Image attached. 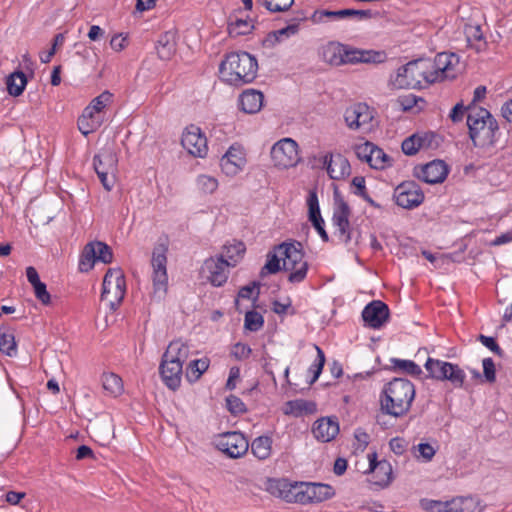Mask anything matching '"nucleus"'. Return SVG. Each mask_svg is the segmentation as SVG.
<instances>
[{"instance_id":"63","label":"nucleus","mask_w":512,"mask_h":512,"mask_svg":"<svg viewBox=\"0 0 512 512\" xmlns=\"http://www.w3.org/2000/svg\"><path fill=\"white\" fill-rule=\"evenodd\" d=\"M478 339L481 342V344L488 348L490 351L498 355H501L502 349L500 348V346L497 344L496 340L493 337L480 335Z\"/></svg>"},{"instance_id":"10","label":"nucleus","mask_w":512,"mask_h":512,"mask_svg":"<svg viewBox=\"0 0 512 512\" xmlns=\"http://www.w3.org/2000/svg\"><path fill=\"white\" fill-rule=\"evenodd\" d=\"M271 161L278 169H289L297 166L301 161L299 145L290 138L285 137L273 144L270 150Z\"/></svg>"},{"instance_id":"40","label":"nucleus","mask_w":512,"mask_h":512,"mask_svg":"<svg viewBox=\"0 0 512 512\" xmlns=\"http://www.w3.org/2000/svg\"><path fill=\"white\" fill-rule=\"evenodd\" d=\"M6 85L10 95L20 96L27 85V77L24 72L15 71L7 77Z\"/></svg>"},{"instance_id":"61","label":"nucleus","mask_w":512,"mask_h":512,"mask_svg":"<svg viewBox=\"0 0 512 512\" xmlns=\"http://www.w3.org/2000/svg\"><path fill=\"white\" fill-rule=\"evenodd\" d=\"M114 173L115 172H107L106 170H105V172L100 170V171H98V173H96L101 184L107 191L112 190V188L114 186V183H115Z\"/></svg>"},{"instance_id":"9","label":"nucleus","mask_w":512,"mask_h":512,"mask_svg":"<svg viewBox=\"0 0 512 512\" xmlns=\"http://www.w3.org/2000/svg\"><path fill=\"white\" fill-rule=\"evenodd\" d=\"M167 247L164 245L156 246L153 249L151 266H152V283L153 297L161 300L165 297L168 289L167 274Z\"/></svg>"},{"instance_id":"58","label":"nucleus","mask_w":512,"mask_h":512,"mask_svg":"<svg viewBox=\"0 0 512 512\" xmlns=\"http://www.w3.org/2000/svg\"><path fill=\"white\" fill-rule=\"evenodd\" d=\"M483 365V373L485 379L493 383L496 379V370H495V364L492 358H484L482 361Z\"/></svg>"},{"instance_id":"49","label":"nucleus","mask_w":512,"mask_h":512,"mask_svg":"<svg viewBox=\"0 0 512 512\" xmlns=\"http://www.w3.org/2000/svg\"><path fill=\"white\" fill-rule=\"evenodd\" d=\"M308 205V218L309 221L317 222L318 219H323L320 212L319 200L315 191H310L307 197Z\"/></svg>"},{"instance_id":"37","label":"nucleus","mask_w":512,"mask_h":512,"mask_svg":"<svg viewBox=\"0 0 512 512\" xmlns=\"http://www.w3.org/2000/svg\"><path fill=\"white\" fill-rule=\"evenodd\" d=\"M298 31H299V25L297 23L287 25L284 28L270 32L264 40V45L266 47H271V45H275L285 39H288V38L296 35L298 33Z\"/></svg>"},{"instance_id":"39","label":"nucleus","mask_w":512,"mask_h":512,"mask_svg":"<svg viewBox=\"0 0 512 512\" xmlns=\"http://www.w3.org/2000/svg\"><path fill=\"white\" fill-rule=\"evenodd\" d=\"M250 447L256 458L265 460L271 455L272 439L269 436H259L252 441Z\"/></svg>"},{"instance_id":"24","label":"nucleus","mask_w":512,"mask_h":512,"mask_svg":"<svg viewBox=\"0 0 512 512\" xmlns=\"http://www.w3.org/2000/svg\"><path fill=\"white\" fill-rule=\"evenodd\" d=\"M448 172V166L442 160H433L415 169L416 176L428 184L442 183Z\"/></svg>"},{"instance_id":"45","label":"nucleus","mask_w":512,"mask_h":512,"mask_svg":"<svg viewBox=\"0 0 512 512\" xmlns=\"http://www.w3.org/2000/svg\"><path fill=\"white\" fill-rule=\"evenodd\" d=\"M253 29L250 19H235L228 24V32L232 37L249 34Z\"/></svg>"},{"instance_id":"6","label":"nucleus","mask_w":512,"mask_h":512,"mask_svg":"<svg viewBox=\"0 0 512 512\" xmlns=\"http://www.w3.org/2000/svg\"><path fill=\"white\" fill-rule=\"evenodd\" d=\"M276 251L282 257L283 269L289 272V282H303L307 276L309 266L304 258L302 244L297 241L283 242L276 246Z\"/></svg>"},{"instance_id":"18","label":"nucleus","mask_w":512,"mask_h":512,"mask_svg":"<svg viewBox=\"0 0 512 512\" xmlns=\"http://www.w3.org/2000/svg\"><path fill=\"white\" fill-rule=\"evenodd\" d=\"M229 268L231 265L223 258V256H215L207 258L202 265V274L207 281L215 286H223L229 276Z\"/></svg>"},{"instance_id":"48","label":"nucleus","mask_w":512,"mask_h":512,"mask_svg":"<svg viewBox=\"0 0 512 512\" xmlns=\"http://www.w3.org/2000/svg\"><path fill=\"white\" fill-rule=\"evenodd\" d=\"M315 348L317 351V357L308 368V373L311 375V379L309 381L310 384H313L318 380L325 364V354L323 350L319 346H315Z\"/></svg>"},{"instance_id":"34","label":"nucleus","mask_w":512,"mask_h":512,"mask_svg":"<svg viewBox=\"0 0 512 512\" xmlns=\"http://www.w3.org/2000/svg\"><path fill=\"white\" fill-rule=\"evenodd\" d=\"M446 512H481V508L474 497H457L447 501Z\"/></svg>"},{"instance_id":"29","label":"nucleus","mask_w":512,"mask_h":512,"mask_svg":"<svg viewBox=\"0 0 512 512\" xmlns=\"http://www.w3.org/2000/svg\"><path fill=\"white\" fill-rule=\"evenodd\" d=\"M334 491L330 485L303 482V504L322 502L330 499Z\"/></svg>"},{"instance_id":"41","label":"nucleus","mask_w":512,"mask_h":512,"mask_svg":"<svg viewBox=\"0 0 512 512\" xmlns=\"http://www.w3.org/2000/svg\"><path fill=\"white\" fill-rule=\"evenodd\" d=\"M117 159L115 155L111 152L104 151L98 155H95L93 158V166L95 172L102 170L105 172H115L116 171Z\"/></svg>"},{"instance_id":"3","label":"nucleus","mask_w":512,"mask_h":512,"mask_svg":"<svg viewBox=\"0 0 512 512\" xmlns=\"http://www.w3.org/2000/svg\"><path fill=\"white\" fill-rule=\"evenodd\" d=\"M384 397L381 398L383 411L394 417L406 415L415 398V386L408 379L394 378L387 383L383 390Z\"/></svg>"},{"instance_id":"62","label":"nucleus","mask_w":512,"mask_h":512,"mask_svg":"<svg viewBox=\"0 0 512 512\" xmlns=\"http://www.w3.org/2000/svg\"><path fill=\"white\" fill-rule=\"evenodd\" d=\"M240 379V368L237 367V366H233L230 368L229 370V376H228V379H227V382H226V389L227 390H234L237 386V382L239 381Z\"/></svg>"},{"instance_id":"52","label":"nucleus","mask_w":512,"mask_h":512,"mask_svg":"<svg viewBox=\"0 0 512 512\" xmlns=\"http://www.w3.org/2000/svg\"><path fill=\"white\" fill-rule=\"evenodd\" d=\"M414 456L424 462H430L436 454V448L430 443H419L413 447Z\"/></svg>"},{"instance_id":"17","label":"nucleus","mask_w":512,"mask_h":512,"mask_svg":"<svg viewBox=\"0 0 512 512\" xmlns=\"http://www.w3.org/2000/svg\"><path fill=\"white\" fill-rule=\"evenodd\" d=\"M247 163L246 152L241 144H232L220 159L221 171L228 177L241 173Z\"/></svg>"},{"instance_id":"12","label":"nucleus","mask_w":512,"mask_h":512,"mask_svg":"<svg viewBox=\"0 0 512 512\" xmlns=\"http://www.w3.org/2000/svg\"><path fill=\"white\" fill-rule=\"evenodd\" d=\"M424 366L433 379L448 380L456 387H460L464 383L465 373L456 364L429 357Z\"/></svg>"},{"instance_id":"21","label":"nucleus","mask_w":512,"mask_h":512,"mask_svg":"<svg viewBox=\"0 0 512 512\" xmlns=\"http://www.w3.org/2000/svg\"><path fill=\"white\" fill-rule=\"evenodd\" d=\"M349 217L350 208L348 204L343 199H337L333 211L332 223L339 238L346 244L351 240Z\"/></svg>"},{"instance_id":"53","label":"nucleus","mask_w":512,"mask_h":512,"mask_svg":"<svg viewBox=\"0 0 512 512\" xmlns=\"http://www.w3.org/2000/svg\"><path fill=\"white\" fill-rule=\"evenodd\" d=\"M257 3L270 12H281L288 10L293 5L294 0H257Z\"/></svg>"},{"instance_id":"54","label":"nucleus","mask_w":512,"mask_h":512,"mask_svg":"<svg viewBox=\"0 0 512 512\" xmlns=\"http://www.w3.org/2000/svg\"><path fill=\"white\" fill-rule=\"evenodd\" d=\"M398 101L404 111L412 110L415 107H417L418 109H422V106H420L419 104L425 103L423 98L413 94L400 97Z\"/></svg>"},{"instance_id":"33","label":"nucleus","mask_w":512,"mask_h":512,"mask_svg":"<svg viewBox=\"0 0 512 512\" xmlns=\"http://www.w3.org/2000/svg\"><path fill=\"white\" fill-rule=\"evenodd\" d=\"M245 252V244L242 241L233 239L224 244L220 256H223L231 267H235L243 259Z\"/></svg>"},{"instance_id":"14","label":"nucleus","mask_w":512,"mask_h":512,"mask_svg":"<svg viewBox=\"0 0 512 512\" xmlns=\"http://www.w3.org/2000/svg\"><path fill=\"white\" fill-rule=\"evenodd\" d=\"M113 260L111 248L104 242L92 241L87 243L80 255L79 270L81 272L90 271L96 262L109 264Z\"/></svg>"},{"instance_id":"7","label":"nucleus","mask_w":512,"mask_h":512,"mask_svg":"<svg viewBox=\"0 0 512 512\" xmlns=\"http://www.w3.org/2000/svg\"><path fill=\"white\" fill-rule=\"evenodd\" d=\"M113 102V94L108 90L93 98L91 102L83 109L82 114L77 120L79 131L87 136L98 130L103 122V113L105 109Z\"/></svg>"},{"instance_id":"4","label":"nucleus","mask_w":512,"mask_h":512,"mask_svg":"<svg viewBox=\"0 0 512 512\" xmlns=\"http://www.w3.org/2000/svg\"><path fill=\"white\" fill-rule=\"evenodd\" d=\"M382 56L381 52L361 50L336 41H331L321 48L323 61L332 66L376 63L382 61Z\"/></svg>"},{"instance_id":"5","label":"nucleus","mask_w":512,"mask_h":512,"mask_svg":"<svg viewBox=\"0 0 512 512\" xmlns=\"http://www.w3.org/2000/svg\"><path fill=\"white\" fill-rule=\"evenodd\" d=\"M467 125L474 146L494 145L497 141L499 125L487 109L480 107L470 109L467 115Z\"/></svg>"},{"instance_id":"43","label":"nucleus","mask_w":512,"mask_h":512,"mask_svg":"<svg viewBox=\"0 0 512 512\" xmlns=\"http://www.w3.org/2000/svg\"><path fill=\"white\" fill-rule=\"evenodd\" d=\"M195 185L197 190L202 194H212L214 193L218 186V180L208 174H200L195 179Z\"/></svg>"},{"instance_id":"36","label":"nucleus","mask_w":512,"mask_h":512,"mask_svg":"<svg viewBox=\"0 0 512 512\" xmlns=\"http://www.w3.org/2000/svg\"><path fill=\"white\" fill-rule=\"evenodd\" d=\"M102 387L106 395L110 397H118L124 391L122 378L115 373H104L101 378Z\"/></svg>"},{"instance_id":"47","label":"nucleus","mask_w":512,"mask_h":512,"mask_svg":"<svg viewBox=\"0 0 512 512\" xmlns=\"http://www.w3.org/2000/svg\"><path fill=\"white\" fill-rule=\"evenodd\" d=\"M281 262L282 257L276 251V247L274 248V251L269 252L267 254V261L264 267L261 270V275L264 276L266 274H275L281 270Z\"/></svg>"},{"instance_id":"55","label":"nucleus","mask_w":512,"mask_h":512,"mask_svg":"<svg viewBox=\"0 0 512 512\" xmlns=\"http://www.w3.org/2000/svg\"><path fill=\"white\" fill-rule=\"evenodd\" d=\"M226 408L233 415H240L246 411L245 403L235 395L226 398Z\"/></svg>"},{"instance_id":"25","label":"nucleus","mask_w":512,"mask_h":512,"mask_svg":"<svg viewBox=\"0 0 512 512\" xmlns=\"http://www.w3.org/2000/svg\"><path fill=\"white\" fill-rule=\"evenodd\" d=\"M369 471L372 473L373 484L386 487L393 479V469L389 461H377L376 453L368 454Z\"/></svg>"},{"instance_id":"11","label":"nucleus","mask_w":512,"mask_h":512,"mask_svg":"<svg viewBox=\"0 0 512 512\" xmlns=\"http://www.w3.org/2000/svg\"><path fill=\"white\" fill-rule=\"evenodd\" d=\"M353 151L361 162L367 163L372 169L383 170L393 164V159L370 141L355 143Z\"/></svg>"},{"instance_id":"32","label":"nucleus","mask_w":512,"mask_h":512,"mask_svg":"<svg viewBox=\"0 0 512 512\" xmlns=\"http://www.w3.org/2000/svg\"><path fill=\"white\" fill-rule=\"evenodd\" d=\"M157 54L162 60H170L176 52V33L166 31L162 33L156 44Z\"/></svg>"},{"instance_id":"38","label":"nucleus","mask_w":512,"mask_h":512,"mask_svg":"<svg viewBox=\"0 0 512 512\" xmlns=\"http://www.w3.org/2000/svg\"><path fill=\"white\" fill-rule=\"evenodd\" d=\"M464 33L468 45L480 52L486 48V41L484 40L481 27L479 25L468 24L465 26Z\"/></svg>"},{"instance_id":"15","label":"nucleus","mask_w":512,"mask_h":512,"mask_svg":"<svg viewBox=\"0 0 512 512\" xmlns=\"http://www.w3.org/2000/svg\"><path fill=\"white\" fill-rule=\"evenodd\" d=\"M216 448L227 457L237 459L246 454L249 442L240 432H225L215 437Z\"/></svg>"},{"instance_id":"42","label":"nucleus","mask_w":512,"mask_h":512,"mask_svg":"<svg viewBox=\"0 0 512 512\" xmlns=\"http://www.w3.org/2000/svg\"><path fill=\"white\" fill-rule=\"evenodd\" d=\"M210 360L207 357L193 360L186 368V378L189 382H196L207 371Z\"/></svg>"},{"instance_id":"16","label":"nucleus","mask_w":512,"mask_h":512,"mask_svg":"<svg viewBox=\"0 0 512 512\" xmlns=\"http://www.w3.org/2000/svg\"><path fill=\"white\" fill-rule=\"evenodd\" d=\"M267 490L274 496L289 503L303 504V482H290L287 479H270Z\"/></svg>"},{"instance_id":"27","label":"nucleus","mask_w":512,"mask_h":512,"mask_svg":"<svg viewBox=\"0 0 512 512\" xmlns=\"http://www.w3.org/2000/svg\"><path fill=\"white\" fill-rule=\"evenodd\" d=\"M159 370L162 380L168 388L171 390L179 388L181 384L183 365L179 364L175 360L165 359L163 356Z\"/></svg>"},{"instance_id":"60","label":"nucleus","mask_w":512,"mask_h":512,"mask_svg":"<svg viewBox=\"0 0 512 512\" xmlns=\"http://www.w3.org/2000/svg\"><path fill=\"white\" fill-rule=\"evenodd\" d=\"M128 45V37L127 35H123L122 33L114 35L110 40V47L115 52H120L124 50Z\"/></svg>"},{"instance_id":"44","label":"nucleus","mask_w":512,"mask_h":512,"mask_svg":"<svg viewBox=\"0 0 512 512\" xmlns=\"http://www.w3.org/2000/svg\"><path fill=\"white\" fill-rule=\"evenodd\" d=\"M0 351L9 357H14L17 355V344L14 335L6 330L1 329Z\"/></svg>"},{"instance_id":"64","label":"nucleus","mask_w":512,"mask_h":512,"mask_svg":"<svg viewBox=\"0 0 512 512\" xmlns=\"http://www.w3.org/2000/svg\"><path fill=\"white\" fill-rule=\"evenodd\" d=\"M389 446L396 455H402L406 450L407 444L404 439L396 437L390 440Z\"/></svg>"},{"instance_id":"19","label":"nucleus","mask_w":512,"mask_h":512,"mask_svg":"<svg viewBox=\"0 0 512 512\" xmlns=\"http://www.w3.org/2000/svg\"><path fill=\"white\" fill-rule=\"evenodd\" d=\"M181 144L194 157L204 158L208 153L207 138L198 126L190 125L184 130Z\"/></svg>"},{"instance_id":"46","label":"nucleus","mask_w":512,"mask_h":512,"mask_svg":"<svg viewBox=\"0 0 512 512\" xmlns=\"http://www.w3.org/2000/svg\"><path fill=\"white\" fill-rule=\"evenodd\" d=\"M310 406L311 403L306 400H290L285 403L283 412L286 415H293L295 417H298L301 416L303 412L310 411Z\"/></svg>"},{"instance_id":"8","label":"nucleus","mask_w":512,"mask_h":512,"mask_svg":"<svg viewBox=\"0 0 512 512\" xmlns=\"http://www.w3.org/2000/svg\"><path fill=\"white\" fill-rule=\"evenodd\" d=\"M126 294V280L120 268H109L102 283L101 301L105 302L112 311L122 303Z\"/></svg>"},{"instance_id":"28","label":"nucleus","mask_w":512,"mask_h":512,"mask_svg":"<svg viewBox=\"0 0 512 512\" xmlns=\"http://www.w3.org/2000/svg\"><path fill=\"white\" fill-rule=\"evenodd\" d=\"M340 428L336 418L322 417L315 421L312 427L314 437L321 442H330L338 434Z\"/></svg>"},{"instance_id":"23","label":"nucleus","mask_w":512,"mask_h":512,"mask_svg":"<svg viewBox=\"0 0 512 512\" xmlns=\"http://www.w3.org/2000/svg\"><path fill=\"white\" fill-rule=\"evenodd\" d=\"M362 318L366 326L380 329L389 319V307L381 300H373L364 307Z\"/></svg>"},{"instance_id":"35","label":"nucleus","mask_w":512,"mask_h":512,"mask_svg":"<svg viewBox=\"0 0 512 512\" xmlns=\"http://www.w3.org/2000/svg\"><path fill=\"white\" fill-rule=\"evenodd\" d=\"M190 355V347L182 340L170 342L163 356L165 359L175 360L183 365Z\"/></svg>"},{"instance_id":"57","label":"nucleus","mask_w":512,"mask_h":512,"mask_svg":"<svg viewBox=\"0 0 512 512\" xmlns=\"http://www.w3.org/2000/svg\"><path fill=\"white\" fill-rule=\"evenodd\" d=\"M35 297L45 306L51 304V295L44 282L33 286Z\"/></svg>"},{"instance_id":"1","label":"nucleus","mask_w":512,"mask_h":512,"mask_svg":"<svg viewBox=\"0 0 512 512\" xmlns=\"http://www.w3.org/2000/svg\"><path fill=\"white\" fill-rule=\"evenodd\" d=\"M459 57L455 53H438L433 59L420 58L409 61L390 74L391 89H421L445 79H453L458 73Z\"/></svg>"},{"instance_id":"30","label":"nucleus","mask_w":512,"mask_h":512,"mask_svg":"<svg viewBox=\"0 0 512 512\" xmlns=\"http://www.w3.org/2000/svg\"><path fill=\"white\" fill-rule=\"evenodd\" d=\"M264 95L255 89L243 91L238 99L240 109L247 114L259 112L263 106Z\"/></svg>"},{"instance_id":"13","label":"nucleus","mask_w":512,"mask_h":512,"mask_svg":"<svg viewBox=\"0 0 512 512\" xmlns=\"http://www.w3.org/2000/svg\"><path fill=\"white\" fill-rule=\"evenodd\" d=\"M344 120L349 129L368 133L374 127V110L366 103H355L345 110Z\"/></svg>"},{"instance_id":"51","label":"nucleus","mask_w":512,"mask_h":512,"mask_svg":"<svg viewBox=\"0 0 512 512\" xmlns=\"http://www.w3.org/2000/svg\"><path fill=\"white\" fill-rule=\"evenodd\" d=\"M264 325L263 316L257 311H248L245 314L244 327L252 332L260 330Z\"/></svg>"},{"instance_id":"59","label":"nucleus","mask_w":512,"mask_h":512,"mask_svg":"<svg viewBox=\"0 0 512 512\" xmlns=\"http://www.w3.org/2000/svg\"><path fill=\"white\" fill-rule=\"evenodd\" d=\"M422 507L429 512H446L447 501L423 500Z\"/></svg>"},{"instance_id":"50","label":"nucleus","mask_w":512,"mask_h":512,"mask_svg":"<svg viewBox=\"0 0 512 512\" xmlns=\"http://www.w3.org/2000/svg\"><path fill=\"white\" fill-rule=\"evenodd\" d=\"M394 368H397L409 375L419 376L422 373L421 367L412 360L392 359Z\"/></svg>"},{"instance_id":"22","label":"nucleus","mask_w":512,"mask_h":512,"mask_svg":"<svg viewBox=\"0 0 512 512\" xmlns=\"http://www.w3.org/2000/svg\"><path fill=\"white\" fill-rule=\"evenodd\" d=\"M323 168L333 180H341L351 173V166L346 157L341 154L325 153L320 158Z\"/></svg>"},{"instance_id":"2","label":"nucleus","mask_w":512,"mask_h":512,"mask_svg":"<svg viewBox=\"0 0 512 512\" xmlns=\"http://www.w3.org/2000/svg\"><path fill=\"white\" fill-rule=\"evenodd\" d=\"M221 79L234 86L251 83L257 76V59L248 52H231L220 64Z\"/></svg>"},{"instance_id":"56","label":"nucleus","mask_w":512,"mask_h":512,"mask_svg":"<svg viewBox=\"0 0 512 512\" xmlns=\"http://www.w3.org/2000/svg\"><path fill=\"white\" fill-rule=\"evenodd\" d=\"M252 349L248 344L238 342L231 348V355L237 360L248 359L251 355Z\"/></svg>"},{"instance_id":"31","label":"nucleus","mask_w":512,"mask_h":512,"mask_svg":"<svg viewBox=\"0 0 512 512\" xmlns=\"http://www.w3.org/2000/svg\"><path fill=\"white\" fill-rule=\"evenodd\" d=\"M371 15L369 10H355V9H343L338 11L329 10H317L312 15V21L320 23L325 17L333 20H341L348 16H359L360 18H366Z\"/></svg>"},{"instance_id":"26","label":"nucleus","mask_w":512,"mask_h":512,"mask_svg":"<svg viewBox=\"0 0 512 512\" xmlns=\"http://www.w3.org/2000/svg\"><path fill=\"white\" fill-rule=\"evenodd\" d=\"M435 139L436 135L433 132L415 133L402 142L401 148L405 155H415L420 150L432 148Z\"/></svg>"},{"instance_id":"20","label":"nucleus","mask_w":512,"mask_h":512,"mask_svg":"<svg viewBox=\"0 0 512 512\" xmlns=\"http://www.w3.org/2000/svg\"><path fill=\"white\" fill-rule=\"evenodd\" d=\"M393 197L396 204L404 209H413L424 201V193L415 182H403L398 185Z\"/></svg>"}]
</instances>
